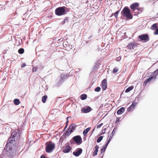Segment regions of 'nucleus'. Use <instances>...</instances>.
Segmentation results:
<instances>
[{
  "label": "nucleus",
  "mask_w": 158,
  "mask_h": 158,
  "mask_svg": "<svg viewBox=\"0 0 158 158\" xmlns=\"http://www.w3.org/2000/svg\"><path fill=\"white\" fill-rule=\"evenodd\" d=\"M20 137L19 131L18 130H15L11 134L10 137L8 139L6 145L7 148L11 146L12 143H13L15 140L18 139Z\"/></svg>",
  "instance_id": "1"
},
{
  "label": "nucleus",
  "mask_w": 158,
  "mask_h": 158,
  "mask_svg": "<svg viewBox=\"0 0 158 158\" xmlns=\"http://www.w3.org/2000/svg\"><path fill=\"white\" fill-rule=\"evenodd\" d=\"M121 14L124 17L129 19H131L133 16L131 13V11L126 6L123 9L121 12Z\"/></svg>",
  "instance_id": "2"
},
{
  "label": "nucleus",
  "mask_w": 158,
  "mask_h": 158,
  "mask_svg": "<svg viewBox=\"0 0 158 158\" xmlns=\"http://www.w3.org/2000/svg\"><path fill=\"white\" fill-rule=\"evenodd\" d=\"M46 147L45 150L47 153H51L53 151L55 147V144L51 141L47 142L45 143Z\"/></svg>",
  "instance_id": "3"
},
{
  "label": "nucleus",
  "mask_w": 158,
  "mask_h": 158,
  "mask_svg": "<svg viewBox=\"0 0 158 158\" xmlns=\"http://www.w3.org/2000/svg\"><path fill=\"white\" fill-rule=\"evenodd\" d=\"M64 6L60 7L56 9L55 10V14L58 16H61L66 14V10Z\"/></svg>",
  "instance_id": "4"
},
{
  "label": "nucleus",
  "mask_w": 158,
  "mask_h": 158,
  "mask_svg": "<svg viewBox=\"0 0 158 158\" xmlns=\"http://www.w3.org/2000/svg\"><path fill=\"white\" fill-rule=\"evenodd\" d=\"M73 139L79 145L81 144L82 143V139L80 136L77 135L73 138Z\"/></svg>",
  "instance_id": "5"
},
{
  "label": "nucleus",
  "mask_w": 158,
  "mask_h": 158,
  "mask_svg": "<svg viewBox=\"0 0 158 158\" xmlns=\"http://www.w3.org/2000/svg\"><path fill=\"white\" fill-rule=\"evenodd\" d=\"M139 38L142 41L147 42L149 40V38L147 34H143L139 36Z\"/></svg>",
  "instance_id": "6"
},
{
  "label": "nucleus",
  "mask_w": 158,
  "mask_h": 158,
  "mask_svg": "<svg viewBox=\"0 0 158 158\" xmlns=\"http://www.w3.org/2000/svg\"><path fill=\"white\" fill-rule=\"evenodd\" d=\"M138 46L137 44L132 42L129 43L127 46V48L130 49L136 50Z\"/></svg>",
  "instance_id": "7"
},
{
  "label": "nucleus",
  "mask_w": 158,
  "mask_h": 158,
  "mask_svg": "<svg viewBox=\"0 0 158 158\" xmlns=\"http://www.w3.org/2000/svg\"><path fill=\"white\" fill-rule=\"evenodd\" d=\"M156 78V75H155L147 79L144 81L143 84L144 86H146L148 82L150 81H151L153 80L154 81Z\"/></svg>",
  "instance_id": "8"
},
{
  "label": "nucleus",
  "mask_w": 158,
  "mask_h": 158,
  "mask_svg": "<svg viewBox=\"0 0 158 158\" xmlns=\"http://www.w3.org/2000/svg\"><path fill=\"white\" fill-rule=\"evenodd\" d=\"M82 152V150L81 148H78L76 151L73 152V154L76 156H78L81 154Z\"/></svg>",
  "instance_id": "9"
},
{
  "label": "nucleus",
  "mask_w": 158,
  "mask_h": 158,
  "mask_svg": "<svg viewBox=\"0 0 158 158\" xmlns=\"http://www.w3.org/2000/svg\"><path fill=\"white\" fill-rule=\"evenodd\" d=\"M138 7H139V4L138 3H134L130 6V8L132 11Z\"/></svg>",
  "instance_id": "10"
},
{
  "label": "nucleus",
  "mask_w": 158,
  "mask_h": 158,
  "mask_svg": "<svg viewBox=\"0 0 158 158\" xmlns=\"http://www.w3.org/2000/svg\"><path fill=\"white\" fill-rule=\"evenodd\" d=\"M71 149V147L69 145H67L62 150V152L64 153H67L69 152Z\"/></svg>",
  "instance_id": "11"
},
{
  "label": "nucleus",
  "mask_w": 158,
  "mask_h": 158,
  "mask_svg": "<svg viewBox=\"0 0 158 158\" xmlns=\"http://www.w3.org/2000/svg\"><path fill=\"white\" fill-rule=\"evenodd\" d=\"M91 108L89 106L83 107L82 109V111L84 113H87L91 110Z\"/></svg>",
  "instance_id": "12"
},
{
  "label": "nucleus",
  "mask_w": 158,
  "mask_h": 158,
  "mask_svg": "<svg viewBox=\"0 0 158 158\" xmlns=\"http://www.w3.org/2000/svg\"><path fill=\"white\" fill-rule=\"evenodd\" d=\"M107 86V83L106 80L104 79L102 82V89L103 90H105Z\"/></svg>",
  "instance_id": "13"
},
{
  "label": "nucleus",
  "mask_w": 158,
  "mask_h": 158,
  "mask_svg": "<svg viewBox=\"0 0 158 158\" xmlns=\"http://www.w3.org/2000/svg\"><path fill=\"white\" fill-rule=\"evenodd\" d=\"M143 10L142 8L138 7L135 9V10L133 11V12L135 14V15H136L137 14L141 13L143 11Z\"/></svg>",
  "instance_id": "14"
},
{
  "label": "nucleus",
  "mask_w": 158,
  "mask_h": 158,
  "mask_svg": "<svg viewBox=\"0 0 158 158\" xmlns=\"http://www.w3.org/2000/svg\"><path fill=\"white\" fill-rule=\"evenodd\" d=\"M136 104L137 103H136V102H132V104L127 109L128 111H129L132 110L133 109H134L135 108Z\"/></svg>",
  "instance_id": "15"
},
{
  "label": "nucleus",
  "mask_w": 158,
  "mask_h": 158,
  "mask_svg": "<svg viewBox=\"0 0 158 158\" xmlns=\"http://www.w3.org/2000/svg\"><path fill=\"white\" fill-rule=\"evenodd\" d=\"M76 127L77 125L73 123L71 124L69 126V129L70 131H71V130L73 132L75 130Z\"/></svg>",
  "instance_id": "16"
},
{
  "label": "nucleus",
  "mask_w": 158,
  "mask_h": 158,
  "mask_svg": "<svg viewBox=\"0 0 158 158\" xmlns=\"http://www.w3.org/2000/svg\"><path fill=\"white\" fill-rule=\"evenodd\" d=\"M125 108L124 107H121L118 110L117 113L118 114H121L123 113V112L125 111Z\"/></svg>",
  "instance_id": "17"
},
{
  "label": "nucleus",
  "mask_w": 158,
  "mask_h": 158,
  "mask_svg": "<svg viewBox=\"0 0 158 158\" xmlns=\"http://www.w3.org/2000/svg\"><path fill=\"white\" fill-rule=\"evenodd\" d=\"M95 150L93 154V156H94L97 155V152L98 151V149L99 148V147L98 145H96L95 147Z\"/></svg>",
  "instance_id": "18"
},
{
  "label": "nucleus",
  "mask_w": 158,
  "mask_h": 158,
  "mask_svg": "<svg viewBox=\"0 0 158 158\" xmlns=\"http://www.w3.org/2000/svg\"><path fill=\"white\" fill-rule=\"evenodd\" d=\"M91 128V127H88L83 131V134L84 136H85L87 135V133L90 130Z\"/></svg>",
  "instance_id": "19"
},
{
  "label": "nucleus",
  "mask_w": 158,
  "mask_h": 158,
  "mask_svg": "<svg viewBox=\"0 0 158 158\" xmlns=\"http://www.w3.org/2000/svg\"><path fill=\"white\" fill-rule=\"evenodd\" d=\"M108 144H107V143H106V144L105 145V146L101 149V150L102 153L103 152H105L106 148L107 147V146Z\"/></svg>",
  "instance_id": "20"
},
{
  "label": "nucleus",
  "mask_w": 158,
  "mask_h": 158,
  "mask_svg": "<svg viewBox=\"0 0 158 158\" xmlns=\"http://www.w3.org/2000/svg\"><path fill=\"white\" fill-rule=\"evenodd\" d=\"M14 102L15 105H18L20 103V101L19 99H15L14 101Z\"/></svg>",
  "instance_id": "21"
},
{
  "label": "nucleus",
  "mask_w": 158,
  "mask_h": 158,
  "mask_svg": "<svg viewBox=\"0 0 158 158\" xmlns=\"http://www.w3.org/2000/svg\"><path fill=\"white\" fill-rule=\"evenodd\" d=\"M87 98V95L86 94H82L81 96V99L82 100H84L85 99Z\"/></svg>",
  "instance_id": "22"
},
{
  "label": "nucleus",
  "mask_w": 158,
  "mask_h": 158,
  "mask_svg": "<svg viewBox=\"0 0 158 158\" xmlns=\"http://www.w3.org/2000/svg\"><path fill=\"white\" fill-rule=\"evenodd\" d=\"M47 95H44L42 97V101L43 103H45L47 99Z\"/></svg>",
  "instance_id": "23"
},
{
  "label": "nucleus",
  "mask_w": 158,
  "mask_h": 158,
  "mask_svg": "<svg viewBox=\"0 0 158 158\" xmlns=\"http://www.w3.org/2000/svg\"><path fill=\"white\" fill-rule=\"evenodd\" d=\"M133 88V87L132 86L129 87L125 90V92L128 93L130 92L132 89Z\"/></svg>",
  "instance_id": "24"
},
{
  "label": "nucleus",
  "mask_w": 158,
  "mask_h": 158,
  "mask_svg": "<svg viewBox=\"0 0 158 158\" xmlns=\"http://www.w3.org/2000/svg\"><path fill=\"white\" fill-rule=\"evenodd\" d=\"M113 135H114L112 134H110V135L109 136V139H108V141H107V144H108L110 142L111 140L112 139V137L113 136Z\"/></svg>",
  "instance_id": "25"
},
{
  "label": "nucleus",
  "mask_w": 158,
  "mask_h": 158,
  "mask_svg": "<svg viewBox=\"0 0 158 158\" xmlns=\"http://www.w3.org/2000/svg\"><path fill=\"white\" fill-rule=\"evenodd\" d=\"M157 24L155 23L153 24L151 27V29L152 30H155L156 28L157 27Z\"/></svg>",
  "instance_id": "26"
},
{
  "label": "nucleus",
  "mask_w": 158,
  "mask_h": 158,
  "mask_svg": "<svg viewBox=\"0 0 158 158\" xmlns=\"http://www.w3.org/2000/svg\"><path fill=\"white\" fill-rule=\"evenodd\" d=\"M73 132V131L71 130L70 131L69 129H68L67 131L65 133V135L68 136L71 133Z\"/></svg>",
  "instance_id": "27"
},
{
  "label": "nucleus",
  "mask_w": 158,
  "mask_h": 158,
  "mask_svg": "<svg viewBox=\"0 0 158 158\" xmlns=\"http://www.w3.org/2000/svg\"><path fill=\"white\" fill-rule=\"evenodd\" d=\"M24 49L23 48H20L18 50V52L19 54H22L24 52Z\"/></svg>",
  "instance_id": "28"
},
{
  "label": "nucleus",
  "mask_w": 158,
  "mask_h": 158,
  "mask_svg": "<svg viewBox=\"0 0 158 158\" xmlns=\"http://www.w3.org/2000/svg\"><path fill=\"white\" fill-rule=\"evenodd\" d=\"M120 11V10H118L116 11L114 13H113V14L114 15V16L117 19L118 18V14L119 13Z\"/></svg>",
  "instance_id": "29"
},
{
  "label": "nucleus",
  "mask_w": 158,
  "mask_h": 158,
  "mask_svg": "<svg viewBox=\"0 0 158 158\" xmlns=\"http://www.w3.org/2000/svg\"><path fill=\"white\" fill-rule=\"evenodd\" d=\"M103 125V123H101L100 124L97 125L96 127H95L94 128L93 131H94L95 130V128H96L97 129H99Z\"/></svg>",
  "instance_id": "30"
},
{
  "label": "nucleus",
  "mask_w": 158,
  "mask_h": 158,
  "mask_svg": "<svg viewBox=\"0 0 158 158\" xmlns=\"http://www.w3.org/2000/svg\"><path fill=\"white\" fill-rule=\"evenodd\" d=\"M103 138V137L102 136H100L97 139V143H99L102 140Z\"/></svg>",
  "instance_id": "31"
},
{
  "label": "nucleus",
  "mask_w": 158,
  "mask_h": 158,
  "mask_svg": "<svg viewBox=\"0 0 158 158\" xmlns=\"http://www.w3.org/2000/svg\"><path fill=\"white\" fill-rule=\"evenodd\" d=\"M118 69L117 68H114L113 69V73H115L117 72H118Z\"/></svg>",
  "instance_id": "32"
},
{
  "label": "nucleus",
  "mask_w": 158,
  "mask_h": 158,
  "mask_svg": "<svg viewBox=\"0 0 158 158\" xmlns=\"http://www.w3.org/2000/svg\"><path fill=\"white\" fill-rule=\"evenodd\" d=\"M101 90V88L99 87H97L96 88L94 89L95 91L96 92H99Z\"/></svg>",
  "instance_id": "33"
},
{
  "label": "nucleus",
  "mask_w": 158,
  "mask_h": 158,
  "mask_svg": "<svg viewBox=\"0 0 158 158\" xmlns=\"http://www.w3.org/2000/svg\"><path fill=\"white\" fill-rule=\"evenodd\" d=\"M37 68L36 67H35L32 68V72H35L36 71Z\"/></svg>",
  "instance_id": "34"
},
{
  "label": "nucleus",
  "mask_w": 158,
  "mask_h": 158,
  "mask_svg": "<svg viewBox=\"0 0 158 158\" xmlns=\"http://www.w3.org/2000/svg\"><path fill=\"white\" fill-rule=\"evenodd\" d=\"M116 130V128H114L111 134L114 135V134L115 133Z\"/></svg>",
  "instance_id": "35"
},
{
  "label": "nucleus",
  "mask_w": 158,
  "mask_h": 158,
  "mask_svg": "<svg viewBox=\"0 0 158 158\" xmlns=\"http://www.w3.org/2000/svg\"><path fill=\"white\" fill-rule=\"evenodd\" d=\"M154 34L158 35V28L156 29V31L154 32Z\"/></svg>",
  "instance_id": "36"
},
{
  "label": "nucleus",
  "mask_w": 158,
  "mask_h": 158,
  "mask_svg": "<svg viewBox=\"0 0 158 158\" xmlns=\"http://www.w3.org/2000/svg\"><path fill=\"white\" fill-rule=\"evenodd\" d=\"M44 66L42 65L41 64L39 66V68L40 69V70L43 69H44Z\"/></svg>",
  "instance_id": "37"
},
{
  "label": "nucleus",
  "mask_w": 158,
  "mask_h": 158,
  "mask_svg": "<svg viewBox=\"0 0 158 158\" xmlns=\"http://www.w3.org/2000/svg\"><path fill=\"white\" fill-rule=\"evenodd\" d=\"M106 129V128H105L102 131V132L101 134V135L104 134V133H105Z\"/></svg>",
  "instance_id": "38"
},
{
  "label": "nucleus",
  "mask_w": 158,
  "mask_h": 158,
  "mask_svg": "<svg viewBox=\"0 0 158 158\" xmlns=\"http://www.w3.org/2000/svg\"><path fill=\"white\" fill-rule=\"evenodd\" d=\"M26 65L25 63H23L21 65V67L23 68L26 66Z\"/></svg>",
  "instance_id": "39"
},
{
  "label": "nucleus",
  "mask_w": 158,
  "mask_h": 158,
  "mask_svg": "<svg viewBox=\"0 0 158 158\" xmlns=\"http://www.w3.org/2000/svg\"><path fill=\"white\" fill-rule=\"evenodd\" d=\"M46 156L43 155H42L40 157V158H46Z\"/></svg>",
  "instance_id": "40"
},
{
  "label": "nucleus",
  "mask_w": 158,
  "mask_h": 158,
  "mask_svg": "<svg viewBox=\"0 0 158 158\" xmlns=\"http://www.w3.org/2000/svg\"><path fill=\"white\" fill-rule=\"evenodd\" d=\"M67 121L66 122V126H65V127H66L67 126V125H68V117H67Z\"/></svg>",
  "instance_id": "41"
},
{
  "label": "nucleus",
  "mask_w": 158,
  "mask_h": 158,
  "mask_svg": "<svg viewBox=\"0 0 158 158\" xmlns=\"http://www.w3.org/2000/svg\"><path fill=\"white\" fill-rule=\"evenodd\" d=\"M118 60H120L121 59V58L120 57H118Z\"/></svg>",
  "instance_id": "42"
},
{
  "label": "nucleus",
  "mask_w": 158,
  "mask_h": 158,
  "mask_svg": "<svg viewBox=\"0 0 158 158\" xmlns=\"http://www.w3.org/2000/svg\"><path fill=\"white\" fill-rule=\"evenodd\" d=\"M118 120H117V121H118V120H119L118 118Z\"/></svg>",
  "instance_id": "43"
},
{
  "label": "nucleus",
  "mask_w": 158,
  "mask_h": 158,
  "mask_svg": "<svg viewBox=\"0 0 158 158\" xmlns=\"http://www.w3.org/2000/svg\"><path fill=\"white\" fill-rule=\"evenodd\" d=\"M157 71H158V69H157Z\"/></svg>",
  "instance_id": "44"
}]
</instances>
